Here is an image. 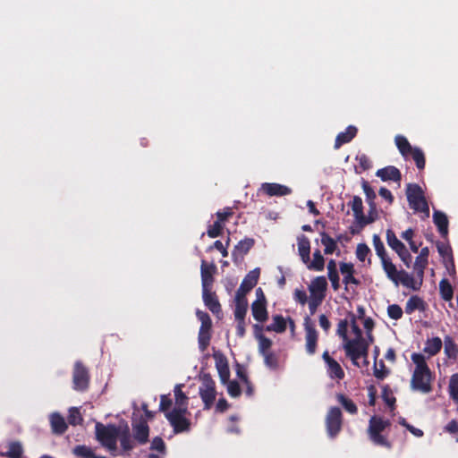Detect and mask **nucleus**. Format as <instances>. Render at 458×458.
Returning a JSON list of instances; mask_svg holds the SVG:
<instances>
[{
    "mask_svg": "<svg viewBox=\"0 0 458 458\" xmlns=\"http://www.w3.org/2000/svg\"><path fill=\"white\" fill-rule=\"evenodd\" d=\"M445 353L449 359L456 360L458 357V348L454 341L450 336L445 337Z\"/></svg>",
    "mask_w": 458,
    "mask_h": 458,
    "instance_id": "nucleus-44",
    "label": "nucleus"
},
{
    "mask_svg": "<svg viewBox=\"0 0 458 458\" xmlns=\"http://www.w3.org/2000/svg\"><path fill=\"white\" fill-rule=\"evenodd\" d=\"M448 392L451 399L458 402V373L453 374L449 380Z\"/></svg>",
    "mask_w": 458,
    "mask_h": 458,
    "instance_id": "nucleus-50",
    "label": "nucleus"
},
{
    "mask_svg": "<svg viewBox=\"0 0 458 458\" xmlns=\"http://www.w3.org/2000/svg\"><path fill=\"white\" fill-rule=\"evenodd\" d=\"M216 359V368L217 369L220 380L223 384H226L230 378V369L225 357L223 355H214Z\"/></svg>",
    "mask_w": 458,
    "mask_h": 458,
    "instance_id": "nucleus-24",
    "label": "nucleus"
},
{
    "mask_svg": "<svg viewBox=\"0 0 458 458\" xmlns=\"http://www.w3.org/2000/svg\"><path fill=\"white\" fill-rule=\"evenodd\" d=\"M266 301L257 299L251 304L252 316L258 322H265L268 318V314L266 306Z\"/></svg>",
    "mask_w": 458,
    "mask_h": 458,
    "instance_id": "nucleus-22",
    "label": "nucleus"
},
{
    "mask_svg": "<svg viewBox=\"0 0 458 458\" xmlns=\"http://www.w3.org/2000/svg\"><path fill=\"white\" fill-rule=\"evenodd\" d=\"M255 240L253 238L245 237L241 240L235 246L232 252L233 260L238 259H243V257L254 246Z\"/></svg>",
    "mask_w": 458,
    "mask_h": 458,
    "instance_id": "nucleus-18",
    "label": "nucleus"
},
{
    "mask_svg": "<svg viewBox=\"0 0 458 458\" xmlns=\"http://www.w3.org/2000/svg\"><path fill=\"white\" fill-rule=\"evenodd\" d=\"M119 440L121 446L123 451H131L133 449L134 445L132 444L131 437L130 434V430L128 426L125 427V428L123 431H120L119 434Z\"/></svg>",
    "mask_w": 458,
    "mask_h": 458,
    "instance_id": "nucleus-42",
    "label": "nucleus"
},
{
    "mask_svg": "<svg viewBox=\"0 0 458 458\" xmlns=\"http://www.w3.org/2000/svg\"><path fill=\"white\" fill-rule=\"evenodd\" d=\"M439 293L441 298L445 301H451L454 297V289L450 282L444 278L439 283Z\"/></svg>",
    "mask_w": 458,
    "mask_h": 458,
    "instance_id": "nucleus-40",
    "label": "nucleus"
},
{
    "mask_svg": "<svg viewBox=\"0 0 458 458\" xmlns=\"http://www.w3.org/2000/svg\"><path fill=\"white\" fill-rule=\"evenodd\" d=\"M262 356L264 358V363L267 368L272 370H276L279 369L278 356L275 352H268L262 354Z\"/></svg>",
    "mask_w": 458,
    "mask_h": 458,
    "instance_id": "nucleus-47",
    "label": "nucleus"
},
{
    "mask_svg": "<svg viewBox=\"0 0 458 458\" xmlns=\"http://www.w3.org/2000/svg\"><path fill=\"white\" fill-rule=\"evenodd\" d=\"M211 331L199 330L198 343L200 351L204 352L210 344Z\"/></svg>",
    "mask_w": 458,
    "mask_h": 458,
    "instance_id": "nucleus-52",
    "label": "nucleus"
},
{
    "mask_svg": "<svg viewBox=\"0 0 458 458\" xmlns=\"http://www.w3.org/2000/svg\"><path fill=\"white\" fill-rule=\"evenodd\" d=\"M175 407L174 409H182L188 407V397L182 391V385H176L174 387Z\"/></svg>",
    "mask_w": 458,
    "mask_h": 458,
    "instance_id": "nucleus-45",
    "label": "nucleus"
},
{
    "mask_svg": "<svg viewBox=\"0 0 458 458\" xmlns=\"http://www.w3.org/2000/svg\"><path fill=\"white\" fill-rule=\"evenodd\" d=\"M201 386H199V396L204 403V410H209L216 400V383L209 373H203L200 376Z\"/></svg>",
    "mask_w": 458,
    "mask_h": 458,
    "instance_id": "nucleus-8",
    "label": "nucleus"
},
{
    "mask_svg": "<svg viewBox=\"0 0 458 458\" xmlns=\"http://www.w3.org/2000/svg\"><path fill=\"white\" fill-rule=\"evenodd\" d=\"M216 272V266L214 263L208 264L206 260L201 261L200 275L202 289H212Z\"/></svg>",
    "mask_w": 458,
    "mask_h": 458,
    "instance_id": "nucleus-15",
    "label": "nucleus"
},
{
    "mask_svg": "<svg viewBox=\"0 0 458 458\" xmlns=\"http://www.w3.org/2000/svg\"><path fill=\"white\" fill-rule=\"evenodd\" d=\"M287 322L282 315H275L273 322L265 327L267 332L284 333L286 330Z\"/></svg>",
    "mask_w": 458,
    "mask_h": 458,
    "instance_id": "nucleus-33",
    "label": "nucleus"
},
{
    "mask_svg": "<svg viewBox=\"0 0 458 458\" xmlns=\"http://www.w3.org/2000/svg\"><path fill=\"white\" fill-rule=\"evenodd\" d=\"M355 159L358 162V165L355 166V172L357 174H360L363 171H367V170L370 169L372 166L371 160L364 153L358 154L356 156Z\"/></svg>",
    "mask_w": 458,
    "mask_h": 458,
    "instance_id": "nucleus-43",
    "label": "nucleus"
},
{
    "mask_svg": "<svg viewBox=\"0 0 458 458\" xmlns=\"http://www.w3.org/2000/svg\"><path fill=\"white\" fill-rule=\"evenodd\" d=\"M262 190L268 196H285L292 192V190L279 183L265 182L262 184Z\"/></svg>",
    "mask_w": 458,
    "mask_h": 458,
    "instance_id": "nucleus-25",
    "label": "nucleus"
},
{
    "mask_svg": "<svg viewBox=\"0 0 458 458\" xmlns=\"http://www.w3.org/2000/svg\"><path fill=\"white\" fill-rule=\"evenodd\" d=\"M259 352L260 355L271 352V347L273 344V342L267 338L266 335H259Z\"/></svg>",
    "mask_w": 458,
    "mask_h": 458,
    "instance_id": "nucleus-54",
    "label": "nucleus"
},
{
    "mask_svg": "<svg viewBox=\"0 0 458 458\" xmlns=\"http://www.w3.org/2000/svg\"><path fill=\"white\" fill-rule=\"evenodd\" d=\"M260 275V269L259 267L250 271L243 278L240 287L236 292V295L246 297V294L250 292L258 284Z\"/></svg>",
    "mask_w": 458,
    "mask_h": 458,
    "instance_id": "nucleus-13",
    "label": "nucleus"
},
{
    "mask_svg": "<svg viewBox=\"0 0 458 458\" xmlns=\"http://www.w3.org/2000/svg\"><path fill=\"white\" fill-rule=\"evenodd\" d=\"M415 364V369L411 379V387L412 390L428 394L432 391L431 383L434 379L433 374L426 362L423 354L414 352L411 356Z\"/></svg>",
    "mask_w": 458,
    "mask_h": 458,
    "instance_id": "nucleus-1",
    "label": "nucleus"
},
{
    "mask_svg": "<svg viewBox=\"0 0 458 458\" xmlns=\"http://www.w3.org/2000/svg\"><path fill=\"white\" fill-rule=\"evenodd\" d=\"M133 437L140 444L144 445L148 441L149 428L146 420H141L139 423L132 425Z\"/></svg>",
    "mask_w": 458,
    "mask_h": 458,
    "instance_id": "nucleus-19",
    "label": "nucleus"
},
{
    "mask_svg": "<svg viewBox=\"0 0 458 458\" xmlns=\"http://www.w3.org/2000/svg\"><path fill=\"white\" fill-rule=\"evenodd\" d=\"M377 366V364L376 362L375 365H374V376L377 379H381L382 380V379H384L388 375L389 370L386 368V365H385L383 360L379 361L380 369H378Z\"/></svg>",
    "mask_w": 458,
    "mask_h": 458,
    "instance_id": "nucleus-63",
    "label": "nucleus"
},
{
    "mask_svg": "<svg viewBox=\"0 0 458 458\" xmlns=\"http://www.w3.org/2000/svg\"><path fill=\"white\" fill-rule=\"evenodd\" d=\"M340 272L342 273L344 278L343 282L345 285L348 284H355L359 285L360 284V280L354 276L355 269L352 263L349 262H341L340 263Z\"/></svg>",
    "mask_w": 458,
    "mask_h": 458,
    "instance_id": "nucleus-21",
    "label": "nucleus"
},
{
    "mask_svg": "<svg viewBox=\"0 0 458 458\" xmlns=\"http://www.w3.org/2000/svg\"><path fill=\"white\" fill-rule=\"evenodd\" d=\"M298 251L303 263L308 265V268L315 269V253L313 254V260L310 261V242L303 234L298 237Z\"/></svg>",
    "mask_w": 458,
    "mask_h": 458,
    "instance_id": "nucleus-14",
    "label": "nucleus"
},
{
    "mask_svg": "<svg viewBox=\"0 0 458 458\" xmlns=\"http://www.w3.org/2000/svg\"><path fill=\"white\" fill-rule=\"evenodd\" d=\"M224 225L219 221H215L212 225H209L207 234L210 238H216L221 235Z\"/></svg>",
    "mask_w": 458,
    "mask_h": 458,
    "instance_id": "nucleus-56",
    "label": "nucleus"
},
{
    "mask_svg": "<svg viewBox=\"0 0 458 458\" xmlns=\"http://www.w3.org/2000/svg\"><path fill=\"white\" fill-rule=\"evenodd\" d=\"M349 321L347 319H342L337 325V335L342 337L344 343L350 340L347 335Z\"/></svg>",
    "mask_w": 458,
    "mask_h": 458,
    "instance_id": "nucleus-59",
    "label": "nucleus"
},
{
    "mask_svg": "<svg viewBox=\"0 0 458 458\" xmlns=\"http://www.w3.org/2000/svg\"><path fill=\"white\" fill-rule=\"evenodd\" d=\"M234 301V318H242V317H245L248 310V301L246 297H242L235 294Z\"/></svg>",
    "mask_w": 458,
    "mask_h": 458,
    "instance_id": "nucleus-38",
    "label": "nucleus"
},
{
    "mask_svg": "<svg viewBox=\"0 0 458 458\" xmlns=\"http://www.w3.org/2000/svg\"><path fill=\"white\" fill-rule=\"evenodd\" d=\"M428 308L427 302L418 295H412L409 298L405 304V312L409 315L412 314L415 310L424 312Z\"/></svg>",
    "mask_w": 458,
    "mask_h": 458,
    "instance_id": "nucleus-27",
    "label": "nucleus"
},
{
    "mask_svg": "<svg viewBox=\"0 0 458 458\" xmlns=\"http://www.w3.org/2000/svg\"><path fill=\"white\" fill-rule=\"evenodd\" d=\"M82 421H83V419H82L80 410L76 407H72L69 410L68 422L72 426H77V425L81 424Z\"/></svg>",
    "mask_w": 458,
    "mask_h": 458,
    "instance_id": "nucleus-53",
    "label": "nucleus"
},
{
    "mask_svg": "<svg viewBox=\"0 0 458 458\" xmlns=\"http://www.w3.org/2000/svg\"><path fill=\"white\" fill-rule=\"evenodd\" d=\"M370 253V250L366 243H359L356 248L357 259L363 262L366 257Z\"/></svg>",
    "mask_w": 458,
    "mask_h": 458,
    "instance_id": "nucleus-61",
    "label": "nucleus"
},
{
    "mask_svg": "<svg viewBox=\"0 0 458 458\" xmlns=\"http://www.w3.org/2000/svg\"><path fill=\"white\" fill-rule=\"evenodd\" d=\"M233 215V208H230V207H226L223 210L217 211L216 214V220L219 221L220 223H222L223 225L230 217H232Z\"/></svg>",
    "mask_w": 458,
    "mask_h": 458,
    "instance_id": "nucleus-60",
    "label": "nucleus"
},
{
    "mask_svg": "<svg viewBox=\"0 0 458 458\" xmlns=\"http://www.w3.org/2000/svg\"><path fill=\"white\" fill-rule=\"evenodd\" d=\"M358 129L353 125H349L344 131L337 134L335 140V148H339L344 144L349 143L357 134Z\"/></svg>",
    "mask_w": 458,
    "mask_h": 458,
    "instance_id": "nucleus-28",
    "label": "nucleus"
},
{
    "mask_svg": "<svg viewBox=\"0 0 458 458\" xmlns=\"http://www.w3.org/2000/svg\"><path fill=\"white\" fill-rule=\"evenodd\" d=\"M376 175L384 182L393 181L395 182H399L402 179L400 170L393 165H388L384 168L378 169L376 172Z\"/></svg>",
    "mask_w": 458,
    "mask_h": 458,
    "instance_id": "nucleus-20",
    "label": "nucleus"
},
{
    "mask_svg": "<svg viewBox=\"0 0 458 458\" xmlns=\"http://www.w3.org/2000/svg\"><path fill=\"white\" fill-rule=\"evenodd\" d=\"M442 345L443 343L440 337L428 338L425 343L423 352L428 356H435L441 351Z\"/></svg>",
    "mask_w": 458,
    "mask_h": 458,
    "instance_id": "nucleus-32",
    "label": "nucleus"
},
{
    "mask_svg": "<svg viewBox=\"0 0 458 458\" xmlns=\"http://www.w3.org/2000/svg\"><path fill=\"white\" fill-rule=\"evenodd\" d=\"M22 446L20 442H11L8 445V451L5 453H0L1 456L8 458H21L22 456Z\"/></svg>",
    "mask_w": 458,
    "mask_h": 458,
    "instance_id": "nucleus-41",
    "label": "nucleus"
},
{
    "mask_svg": "<svg viewBox=\"0 0 458 458\" xmlns=\"http://www.w3.org/2000/svg\"><path fill=\"white\" fill-rule=\"evenodd\" d=\"M202 299L206 307L214 314L218 315L222 312L221 304L216 293L211 289H202Z\"/></svg>",
    "mask_w": 458,
    "mask_h": 458,
    "instance_id": "nucleus-17",
    "label": "nucleus"
},
{
    "mask_svg": "<svg viewBox=\"0 0 458 458\" xmlns=\"http://www.w3.org/2000/svg\"><path fill=\"white\" fill-rule=\"evenodd\" d=\"M433 222L437 225L441 236L446 239L448 235V219L446 215L439 210H435Z\"/></svg>",
    "mask_w": 458,
    "mask_h": 458,
    "instance_id": "nucleus-29",
    "label": "nucleus"
},
{
    "mask_svg": "<svg viewBox=\"0 0 458 458\" xmlns=\"http://www.w3.org/2000/svg\"><path fill=\"white\" fill-rule=\"evenodd\" d=\"M383 270L387 278L396 286L402 284L404 287L418 291L422 285L423 277H418L419 281H416L413 276L410 275L405 270H398L393 262L386 263V267Z\"/></svg>",
    "mask_w": 458,
    "mask_h": 458,
    "instance_id": "nucleus-2",
    "label": "nucleus"
},
{
    "mask_svg": "<svg viewBox=\"0 0 458 458\" xmlns=\"http://www.w3.org/2000/svg\"><path fill=\"white\" fill-rule=\"evenodd\" d=\"M382 399L386 404L391 408V410L394 409L396 399L393 395L388 385H386L382 387Z\"/></svg>",
    "mask_w": 458,
    "mask_h": 458,
    "instance_id": "nucleus-51",
    "label": "nucleus"
},
{
    "mask_svg": "<svg viewBox=\"0 0 458 458\" xmlns=\"http://www.w3.org/2000/svg\"><path fill=\"white\" fill-rule=\"evenodd\" d=\"M349 205L352 208L355 220L360 227H364L365 225L374 222V218L365 220L362 199L360 196H354Z\"/></svg>",
    "mask_w": 458,
    "mask_h": 458,
    "instance_id": "nucleus-16",
    "label": "nucleus"
},
{
    "mask_svg": "<svg viewBox=\"0 0 458 458\" xmlns=\"http://www.w3.org/2000/svg\"><path fill=\"white\" fill-rule=\"evenodd\" d=\"M321 243L325 247V254H332L336 249V242L326 233H321Z\"/></svg>",
    "mask_w": 458,
    "mask_h": 458,
    "instance_id": "nucleus-48",
    "label": "nucleus"
},
{
    "mask_svg": "<svg viewBox=\"0 0 458 458\" xmlns=\"http://www.w3.org/2000/svg\"><path fill=\"white\" fill-rule=\"evenodd\" d=\"M196 316L201 323L199 330L211 331L212 320L209 315L205 311L198 310L196 311Z\"/></svg>",
    "mask_w": 458,
    "mask_h": 458,
    "instance_id": "nucleus-49",
    "label": "nucleus"
},
{
    "mask_svg": "<svg viewBox=\"0 0 458 458\" xmlns=\"http://www.w3.org/2000/svg\"><path fill=\"white\" fill-rule=\"evenodd\" d=\"M369 344L367 340L350 339L344 343L345 354L352 360L354 366L360 367L359 360L367 359L369 355Z\"/></svg>",
    "mask_w": 458,
    "mask_h": 458,
    "instance_id": "nucleus-6",
    "label": "nucleus"
},
{
    "mask_svg": "<svg viewBox=\"0 0 458 458\" xmlns=\"http://www.w3.org/2000/svg\"><path fill=\"white\" fill-rule=\"evenodd\" d=\"M361 187L366 196V201L369 207L371 208V211H373L377 206L375 202L377 198L376 192L365 179H361Z\"/></svg>",
    "mask_w": 458,
    "mask_h": 458,
    "instance_id": "nucleus-37",
    "label": "nucleus"
},
{
    "mask_svg": "<svg viewBox=\"0 0 458 458\" xmlns=\"http://www.w3.org/2000/svg\"><path fill=\"white\" fill-rule=\"evenodd\" d=\"M403 311L398 304H391L387 307V315L390 318L398 320L403 317Z\"/></svg>",
    "mask_w": 458,
    "mask_h": 458,
    "instance_id": "nucleus-58",
    "label": "nucleus"
},
{
    "mask_svg": "<svg viewBox=\"0 0 458 458\" xmlns=\"http://www.w3.org/2000/svg\"><path fill=\"white\" fill-rule=\"evenodd\" d=\"M327 434L330 438H335L342 430L343 414L339 407H331L325 420Z\"/></svg>",
    "mask_w": 458,
    "mask_h": 458,
    "instance_id": "nucleus-9",
    "label": "nucleus"
},
{
    "mask_svg": "<svg viewBox=\"0 0 458 458\" xmlns=\"http://www.w3.org/2000/svg\"><path fill=\"white\" fill-rule=\"evenodd\" d=\"M227 392L230 394V396L235 398L241 395V387L237 381H228L227 383Z\"/></svg>",
    "mask_w": 458,
    "mask_h": 458,
    "instance_id": "nucleus-62",
    "label": "nucleus"
},
{
    "mask_svg": "<svg viewBox=\"0 0 458 458\" xmlns=\"http://www.w3.org/2000/svg\"><path fill=\"white\" fill-rule=\"evenodd\" d=\"M437 248L439 255L443 258H445V257L449 258L450 261L452 263V266L454 267L451 247L449 245H445L442 242H437Z\"/></svg>",
    "mask_w": 458,
    "mask_h": 458,
    "instance_id": "nucleus-57",
    "label": "nucleus"
},
{
    "mask_svg": "<svg viewBox=\"0 0 458 458\" xmlns=\"http://www.w3.org/2000/svg\"><path fill=\"white\" fill-rule=\"evenodd\" d=\"M73 389L83 392L89 388V373L81 361H76L72 372Z\"/></svg>",
    "mask_w": 458,
    "mask_h": 458,
    "instance_id": "nucleus-10",
    "label": "nucleus"
},
{
    "mask_svg": "<svg viewBox=\"0 0 458 458\" xmlns=\"http://www.w3.org/2000/svg\"><path fill=\"white\" fill-rule=\"evenodd\" d=\"M150 448L152 450H157L160 453H165V444L164 442V440L160 437H156L153 438L152 442H151V446Z\"/></svg>",
    "mask_w": 458,
    "mask_h": 458,
    "instance_id": "nucleus-64",
    "label": "nucleus"
},
{
    "mask_svg": "<svg viewBox=\"0 0 458 458\" xmlns=\"http://www.w3.org/2000/svg\"><path fill=\"white\" fill-rule=\"evenodd\" d=\"M50 423L52 431L55 434L62 435L67 430V424L64 418L58 412H55L50 416Z\"/></svg>",
    "mask_w": 458,
    "mask_h": 458,
    "instance_id": "nucleus-31",
    "label": "nucleus"
},
{
    "mask_svg": "<svg viewBox=\"0 0 458 458\" xmlns=\"http://www.w3.org/2000/svg\"><path fill=\"white\" fill-rule=\"evenodd\" d=\"M349 317H350V324H351L352 331V333L355 335V337L353 339L366 340L363 337V335H362L361 329L360 328V327L357 324L356 315H354L353 313L350 312L349 313Z\"/></svg>",
    "mask_w": 458,
    "mask_h": 458,
    "instance_id": "nucleus-55",
    "label": "nucleus"
},
{
    "mask_svg": "<svg viewBox=\"0 0 458 458\" xmlns=\"http://www.w3.org/2000/svg\"><path fill=\"white\" fill-rule=\"evenodd\" d=\"M304 327L307 333V351L309 353H313L315 352V324L309 316L305 317Z\"/></svg>",
    "mask_w": 458,
    "mask_h": 458,
    "instance_id": "nucleus-23",
    "label": "nucleus"
},
{
    "mask_svg": "<svg viewBox=\"0 0 458 458\" xmlns=\"http://www.w3.org/2000/svg\"><path fill=\"white\" fill-rule=\"evenodd\" d=\"M406 196L409 206L415 212L423 213L429 216V207L421 187L416 183H409L406 188Z\"/></svg>",
    "mask_w": 458,
    "mask_h": 458,
    "instance_id": "nucleus-5",
    "label": "nucleus"
},
{
    "mask_svg": "<svg viewBox=\"0 0 458 458\" xmlns=\"http://www.w3.org/2000/svg\"><path fill=\"white\" fill-rule=\"evenodd\" d=\"M394 142L402 156L405 158H408L410 157L411 151L414 148V147L410 144L406 137L403 135H397L395 136Z\"/></svg>",
    "mask_w": 458,
    "mask_h": 458,
    "instance_id": "nucleus-35",
    "label": "nucleus"
},
{
    "mask_svg": "<svg viewBox=\"0 0 458 458\" xmlns=\"http://www.w3.org/2000/svg\"><path fill=\"white\" fill-rule=\"evenodd\" d=\"M373 245L377 255L379 257L383 269L386 263H391V259L387 256L383 242L377 234L373 235Z\"/></svg>",
    "mask_w": 458,
    "mask_h": 458,
    "instance_id": "nucleus-30",
    "label": "nucleus"
},
{
    "mask_svg": "<svg viewBox=\"0 0 458 458\" xmlns=\"http://www.w3.org/2000/svg\"><path fill=\"white\" fill-rule=\"evenodd\" d=\"M322 358L326 364V369L328 377L331 379L337 381L344 379L345 374L339 362L332 358L328 352H325Z\"/></svg>",
    "mask_w": 458,
    "mask_h": 458,
    "instance_id": "nucleus-11",
    "label": "nucleus"
},
{
    "mask_svg": "<svg viewBox=\"0 0 458 458\" xmlns=\"http://www.w3.org/2000/svg\"><path fill=\"white\" fill-rule=\"evenodd\" d=\"M187 413H189L188 407L173 409L165 413V418L173 427L175 434L190 431L191 422L185 417Z\"/></svg>",
    "mask_w": 458,
    "mask_h": 458,
    "instance_id": "nucleus-7",
    "label": "nucleus"
},
{
    "mask_svg": "<svg viewBox=\"0 0 458 458\" xmlns=\"http://www.w3.org/2000/svg\"><path fill=\"white\" fill-rule=\"evenodd\" d=\"M337 402L342 405L343 409L352 414L356 415L358 413V407L355 403L344 394H336Z\"/></svg>",
    "mask_w": 458,
    "mask_h": 458,
    "instance_id": "nucleus-34",
    "label": "nucleus"
},
{
    "mask_svg": "<svg viewBox=\"0 0 458 458\" xmlns=\"http://www.w3.org/2000/svg\"><path fill=\"white\" fill-rule=\"evenodd\" d=\"M410 157H412L419 170H422L425 168L426 159L424 152L422 151L421 148L414 147V148L410 153Z\"/></svg>",
    "mask_w": 458,
    "mask_h": 458,
    "instance_id": "nucleus-46",
    "label": "nucleus"
},
{
    "mask_svg": "<svg viewBox=\"0 0 458 458\" xmlns=\"http://www.w3.org/2000/svg\"><path fill=\"white\" fill-rule=\"evenodd\" d=\"M72 454L81 458H105L104 456L97 455L89 446L85 445L74 446Z\"/></svg>",
    "mask_w": 458,
    "mask_h": 458,
    "instance_id": "nucleus-39",
    "label": "nucleus"
},
{
    "mask_svg": "<svg viewBox=\"0 0 458 458\" xmlns=\"http://www.w3.org/2000/svg\"><path fill=\"white\" fill-rule=\"evenodd\" d=\"M428 254L429 250L428 247H424L421 249L420 255L416 258L414 262V271L416 272V275L418 277H423L424 276V270L428 266Z\"/></svg>",
    "mask_w": 458,
    "mask_h": 458,
    "instance_id": "nucleus-26",
    "label": "nucleus"
},
{
    "mask_svg": "<svg viewBox=\"0 0 458 458\" xmlns=\"http://www.w3.org/2000/svg\"><path fill=\"white\" fill-rule=\"evenodd\" d=\"M95 429L98 441L109 451H116V443L120 434V428L114 424L104 425L100 422H97Z\"/></svg>",
    "mask_w": 458,
    "mask_h": 458,
    "instance_id": "nucleus-4",
    "label": "nucleus"
},
{
    "mask_svg": "<svg viewBox=\"0 0 458 458\" xmlns=\"http://www.w3.org/2000/svg\"><path fill=\"white\" fill-rule=\"evenodd\" d=\"M386 242L388 246L397 254L398 251H402L406 248L405 245L396 237L394 232L392 229L386 230Z\"/></svg>",
    "mask_w": 458,
    "mask_h": 458,
    "instance_id": "nucleus-36",
    "label": "nucleus"
},
{
    "mask_svg": "<svg viewBox=\"0 0 458 458\" xmlns=\"http://www.w3.org/2000/svg\"><path fill=\"white\" fill-rule=\"evenodd\" d=\"M310 297L308 298L305 290L296 289L294 291V300L304 305L306 302L309 304L310 314H315V279L311 280L309 284Z\"/></svg>",
    "mask_w": 458,
    "mask_h": 458,
    "instance_id": "nucleus-12",
    "label": "nucleus"
},
{
    "mask_svg": "<svg viewBox=\"0 0 458 458\" xmlns=\"http://www.w3.org/2000/svg\"><path fill=\"white\" fill-rule=\"evenodd\" d=\"M391 425L389 420H384L380 416L374 415L369 419L368 427V435L370 441L376 445L384 446L387 449L392 447V444L382 435V432Z\"/></svg>",
    "mask_w": 458,
    "mask_h": 458,
    "instance_id": "nucleus-3",
    "label": "nucleus"
}]
</instances>
